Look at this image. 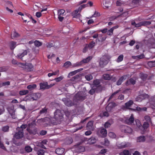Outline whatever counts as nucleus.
<instances>
[{
	"label": "nucleus",
	"instance_id": "f257e3e1",
	"mask_svg": "<svg viewBox=\"0 0 155 155\" xmlns=\"http://www.w3.org/2000/svg\"><path fill=\"white\" fill-rule=\"evenodd\" d=\"M64 116L63 112L60 110L57 109L54 113V118L55 119V122H53L54 125L60 124L63 120Z\"/></svg>",
	"mask_w": 155,
	"mask_h": 155
},
{
	"label": "nucleus",
	"instance_id": "f03ea898",
	"mask_svg": "<svg viewBox=\"0 0 155 155\" xmlns=\"http://www.w3.org/2000/svg\"><path fill=\"white\" fill-rule=\"evenodd\" d=\"M87 95L82 91H79L76 94L73 98V101L78 103V101H83L86 98Z\"/></svg>",
	"mask_w": 155,
	"mask_h": 155
},
{
	"label": "nucleus",
	"instance_id": "7ed1b4c3",
	"mask_svg": "<svg viewBox=\"0 0 155 155\" xmlns=\"http://www.w3.org/2000/svg\"><path fill=\"white\" fill-rule=\"evenodd\" d=\"M110 57L108 54H105L101 57L99 62V65L101 68L104 67L110 61Z\"/></svg>",
	"mask_w": 155,
	"mask_h": 155
},
{
	"label": "nucleus",
	"instance_id": "20e7f679",
	"mask_svg": "<svg viewBox=\"0 0 155 155\" xmlns=\"http://www.w3.org/2000/svg\"><path fill=\"white\" fill-rule=\"evenodd\" d=\"M122 132L127 133L130 134L132 132V129L130 127L126 125H122L121 127Z\"/></svg>",
	"mask_w": 155,
	"mask_h": 155
},
{
	"label": "nucleus",
	"instance_id": "39448f33",
	"mask_svg": "<svg viewBox=\"0 0 155 155\" xmlns=\"http://www.w3.org/2000/svg\"><path fill=\"white\" fill-rule=\"evenodd\" d=\"M63 101L65 105L68 107H71L77 104L76 103L73 101V100L72 101L69 99H63Z\"/></svg>",
	"mask_w": 155,
	"mask_h": 155
},
{
	"label": "nucleus",
	"instance_id": "423d86ee",
	"mask_svg": "<svg viewBox=\"0 0 155 155\" xmlns=\"http://www.w3.org/2000/svg\"><path fill=\"white\" fill-rule=\"evenodd\" d=\"M18 132H16L14 136V137L17 139H20L22 138L24 136L23 129H18Z\"/></svg>",
	"mask_w": 155,
	"mask_h": 155
},
{
	"label": "nucleus",
	"instance_id": "0eeeda50",
	"mask_svg": "<svg viewBox=\"0 0 155 155\" xmlns=\"http://www.w3.org/2000/svg\"><path fill=\"white\" fill-rule=\"evenodd\" d=\"M148 123H149L147 122H145L143 125H141V124L139 123V124L140 125L139 126L137 125V126L140 129H141V130L144 131L149 127V124Z\"/></svg>",
	"mask_w": 155,
	"mask_h": 155
},
{
	"label": "nucleus",
	"instance_id": "6e6552de",
	"mask_svg": "<svg viewBox=\"0 0 155 155\" xmlns=\"http://www.w3.org/2000/svg\"><path fill=\"white\" fill-rule=\"evenodd\" d=\"M116 105V104L115 103L112 102L109 103L106 107L107 111L109 112L111 111Z\"/></svg>",
	"mask_w": 155,
	"mask_h": 155
},
{
	"label": "nucleus",
	"instance_id": "1a4fd4ad",
	"mask_svg": "<svg viewBox=\"0 0 155 155\" xmlns=\"http://www.w3.org/2000/svg\"><path fill=\"white\" fill-rule=\"evenodd\" d=\"M30 95L32 99L33 100H37L41 97V94L39 93H33Z\"/></svg>",
	"mask_w": 155,
	"mask_h": 155
},
{
	"label": "nucleus",
	"instance_id": "9d476101",
	"mask_svg": "<svg viewBox=\"0 0 155 155\" xmlns=\"http://www.w3.org/2000/svg\"><path fill=\"white\" fill-rule=\"evenodd\" d=\"M134 118L133 115L131 114L129 118H126L125 119V122L128 124H130L133 123L134 121Z\"/></svg>",
	"mask_w": 155,
	"mask_h": 155
},
{
	"label": "nucleus",
	"instance_id": "9b49d317",
	"mask_svg": "<svg viewBox=\"0 0 155 155\" xmlns=\"http://www.w3.org/2000/svg\"><path fill=\"white\" fill-rule=\"evenodd\" d=\"M33 66L31 63L25 64L24 70L28 71H30L33 70Z\"/></svg>",
	"mask_w": 155,
	"mask_h": 155
},
{
	"label": "nucleus",
	"instance_id": "f8f14e48",
	"mask_svg": "<svg viewBox=\"0 0 155 155\" xmlns=\"http://www.w3.org/2000/svg\"><path fill=\"white\" fill-rule=\"evenodd\" d=\"M128 75H124L121 77L117 82V85H120L123 81L126 80L128 77Z\"/></svg>",
	"mask_w": 155,
	"mask_h": 155
},
{
	"label": "nucleus",
	"instance_id": "ddd939ff",
	"mask_svg": "<svg viewBox=\"0 0 155 155\" xmlns=\"http://www.w3.org/2000/svg\"><path fill=\"white\" fill-rule=\"evenodd\" d=\"M130 145L131 144L130 143L124 142L120 144L118 147L120 148L121 149L129 147Z\"/></svg>",
	"mask_w": 155,
	"mask_h": 155
},
{
	"label": "nucleus",
	"instance_id": "4468645a",
	"mask_svg": "<svg viewBox=\"0 0 155 155\" xmlns=\"http://www.w3.org/2000/svg\"><path fill=\"white\" fill-rule=\"evenodd\" d=\"M28 54V51L27 50H25L21 53H19L17 55L18 58L21 59L23 61H25L23 58V57L25 55H27Z\"/></svg>",
	"mask_w": 155,
	"mask_h": 155
},
{
	"label": "nucleus",
	"instance_id": "2eb2a0df",
	"mask_svg": "<svg viewBox=\"0 0 155 155\" xmlns=\"http://www.w3.org/2000/svg\"><path fill=\"white\" fill-rule=\"evenodd\" d=\"M85 150L84 147L81 146H77L75 148V151L77 153H80L84 152Z\"/></svg>",
	"mask_w": 155,
	"mask_h": 155
},
{
	"label": "nucleus",
	"instance_id": "dca6fc26",
	"mask_svg": "<svg viewBox=\"0 0 155 155\" xmlns=\"http://www.w3.org/2000/svg\"><path fill=\"white\" fill-rule=\"evenodd\" d=\"M65 149L63 148H58L55 150V153L58 155H61L64 152Z\"/></svg>",
	"mask_w": 155,
	"mask_h": 155
},
{
	"label": "nucleus",
	"instance_id": "f3484780",
	"mask_svg": "<svg viewBox=\"0 0 155 155\" xmlns=\"http://www.w3.org/2000/svg\"><path fill=\"white\" fill-rule=\"evenodd\" d=\"M136 81L132 78H130L128 80L126 81L125 83L126 85H129L131 84L132 85H134L136 83Z\"/></svg>",
	"mask_w": 155,
	"mask_h": 155
},
{
	"label": "nucleus",
	"instance_id": "a211bd4d",
	"mask_svg": "<svg viewBox=\"0 0 155 155\" xmlns=\"http://www.w3.org/2000/svg\"><path fill=\"white\" fill-rule=\"evenodd\" d=\"M97 139V137L92 136L89 139V143L90 144H94L96 142Z\"/></svg>",
	"mask_w": 155,
	"mask_h": 155
},
{
	"label": "nucleus",
	"instance_id": "6ab92c4d",
	"mask_svg": "<svg viewBox=\"0 0 155 155\" xmlns=\"http://www.w3.org/2000/svg\"><path fill=\"white\" fill-rule=\"evenodd\" d=\"M11 36L12 38L14 39L19 37L20 36V35L16 32L15 30H14L12 32Z\"/></svg>",
	"mask_w": 155,
	"mask_h": 155
},
{
	"label": "nucleus",
	"instance_id": "aec40b11",
	"mask_svg": "<svg viewBox=\"0 0 155 155\" xmlns=\"http://www.w3.org/2000/svg\"><path fill=\"white\" fill-rule=\"evenodd\" d=\"M101 136L102 137H104L106 136L107 132L106 130L104 128H101L100 131Z\"/></svg>",
	"mask_w": 155,
	"mask_h": 155
},
{
	"label": "nucleus",
	"instance_id": "412c9836",
	"mask_svg": "<svg viewBox=\"0 0 155 155\" xmlns=\"http://www.w3.org/2000/svg\"><path fill=\"white\" fill-rule=\"evenodd\" d=\"M87 129L93 130V123L92 121H89L87 125Z\"/></svg>",
	"mask_w": 155,
	"mask_h": 155
},
{
	"label": "nucleus",
	"instance_id": "4be33fe9",
	"mask_svg": "<svg viewBox=\"0 0 155 155\" xmlns=\"http://www.w3.org/2000/svg\"><path fill=\"white\" fill-rule=\"evenodd\" d=\"M139 76L141 79L143 81H145L147 78V74H144L142 72L140 73Z\"/></svg>",
	"mask_w": 155,
	"mask_h": 155
},
{
	"label": "nucleus",
	"instance_id": "5701e85b",
	"mask_svg": "<svg viewBox=\"0 0 155 155\" xmlns=\"http://www.w3.org/2000/svg\"><path fill=\"white\" fill-rule=\"evenodd\" d=\"M92 56H89L86 58L82 60L83 64L88 62L92 59Z\"/></svg>",
	"mask_w": 155,
	"mask_h": 155
},
{
	"label": "nucleus",
	"instance_id": "b1692460",
	"mask_svg": "<svg viewBox=\"0 0 155 155\" xmlns=\"http://www.w3.org/2000/svg\"><path fill=\"white\" fill-rule=\"evenodd\" d=\"M37 85L36 84H32L28 85L27 87V88L31 91L35 89Z\"/></svg>",
	"mask_w": 155,
	"mask_h": 155
},
{
	"label": "nucleus",
	"instance_id": "393cba45",
	"mask_svg": "<svg viewBox=\"0 0 155 155\" xmlns=\"http://www.w3.org/2000/svg\"><path fill=\"white\" fill-rule=\"evenodd\" d=\"M16 46V42L13 41H10V49H14Z\"/></svg>",
	"mask_w": 155,
	"mask_h": 155
},
{
	"label": "nucleus",
	"instance_id": "a878e982",
	"mask_svg": "<svg viewBox=\"0 0 155 155\" xmlns=\"http://www.w3.org/2000/svg\"><path fill=\"white\" fill-rule=\"evenodd\" d=\"M145 138L143 136H140L137 138V142H143L145 141Z\"/></svg>",
	"mask_w": 155,
	"mask_h": 155
},
{
	"label": "nucleus",
	"instance_id": "bb28decb",
	"mask_svg": "<svg viewBox=\"0 0 155 155\" xmlns=\"http://www.w3.org/2000/svg\"><path fill=\"white\" fill-rule=\"evenodd\" d=\"M133 101L130 100L125 103V106L126 108H128V107H130L133 104Z\"/></svg>",
	"mask_w": 155,
	"mask_h": 155
},
{
	"label": "nucleus",
	"instance_id": "cd10ccee",
	"mask_svg": "<svg viewBox=\"0 0 155 155\" xmlns=\"http://www.w3.org/2000/svg\"><path fill=\"white\" fill-rule=\"evenodd\" d=\"M106 38L107 37L106 36L103 37V35L102 34H100L98 36L99 41L103 42L106 40Z\"/></svg>",
	"mask_w": 155,
	"mask_h": 155
},
{
	"label": "nucleus",
	"instance_id": "c85d7f7f",
	"mask_svg": "<svg viewBox=\"0 0 155 155\" xmlns=\"http://www.w3.org/2000/svg\"><path fill=\"white\" fill-rule=\"evenodd\" d=\"M120 91V90H118L116 91L115 92H114L109 97V99L108 100V101H110L113 97H114V96H115V95L117 94V93H118Z\"/></svg>",
	"mask_w": 155,
	"mask_h": 155
},
{
	"label": "nucleus",
	"instance_id": "c756f323",
	"mask_svg": "<svg viewBox=\"0 0 155 155\" xmlns=\"http://www.w3.org/2000/svg\"><path fill=\"white\" fill-rule=\"evenodd\" d=\"M100 83V80L98 79H96L93 81L94 84L96 87H98L99 86Z\"/></svg>",
	"mask_w": 155,
	"mask_h": 155
},
{
	"label": "nucleus",
	"instance_id": "7c9ffc66",
	"mask_svg": "<svg viewBox=\"0 0 155 155\" xmlns=\"http://www.w3.org/2000/svg\"><path fill=\"white\" fill-rule=\"evenodd\" d=\"M148 95L147 94H142L140 95L137 96V99L139 98H140L143 99H144L148 97Z\"/></svg>",
	"mask_w": 155,
	"mask_h": 155
},
{
	"label": "nucleus",
	"instance_id": "2f4dec72",
	"mask_svg": "<svg viewBox=\"0 0 155 155\" xmlns=\"http://www.w3.org/2000/svg\"><path fill=\"white\" fill-rule=\"evenodd\" d=\"M123 54H120L118 57L116 61L117 63H119L123 60Z\"/></svg>",
	"mask_w": 155,
	"mask_h": 155
},
{
	"label": "nucleus",
	"instance_id": "473e14b6",
	"mask_svg": "<svg viewBox=\"0 0 155 155\" xmlns=\"http://www.w3.org/2000/svg\"><path fill=\"white\" fill-rule=\"evenodd\" d=\"M141 22L142 26H145L149 25L151 24V22L148 21H141Z\"/></svg>",
	"mask_w": 155,
	"mask_h": 155
},
{
	"label": "nucleus",
	"instance_id": "72a5a7b5",
	"mask_svg": "<svg viewBox=\"0 0 155 155\" xmlns=\"http://www.w3.org/2000/svg\"><path fill=\"white\" fill-rule=\"evenodd\" d=\"M28 92L29 91L28 90H23L20 91L19 92V94L21 95H23L27 94Z\"/></svg>",
	"mask_w": 155,
	"mask_h": 155
},
{
	"label": "nucleus",
	"instance_id": "f704fd0d",
	"mask_svg": "<svg viewBox=\"0 0 155 155\" xmlns=\"http://www.w3.org/2000/svg\"><path fill=\"white\" fill-rule=\"evenodd\" d=\"M103 78L105 80H109L111 78L109 74H104L103 75Z\"/></svg>",
	"mask_w": 155,
	"mask_h": 155
},
{
	"label": "nucleus",
	"instance_id": "c9c22d12",
	"mask_svg": "<svg viewBox=\"0 0 155 155\" xmlns=\"http://www.w3.org/2000/svg\"><path fill=\"white\" fill-rule=\"evenodd\" d=\"M48 85L46 84H45L44 83H41L40 84V88L41 89H45L46 88H47Z\"/></svg>",
	"mask_w": 155,
	"mask_h": 155
},
{
	"label": "nucleus",
	"instance_id": "e433bc0d",
	"mask_svg": "<svg viewBox=\"0 0 155 155\" xmlns=\"http://www.w3.org/2000/svg\"><path fill=\"white\" fill-rule=\"evenodd\" d=\"M30 15H26L25 14V15L22 17V19L24 21V22H26L28 20L27 19V18H30Z\"/></svg>",
	"mask_w": 155,
	"mask_h": 155
},
{
	"label": "nucleus",
	"instance_id": "4c0bfd02",
	"mask_svg": "<svg viewBox=\"0 0 155 155\" xmlns=\"http://www.w3.org/2000/svg\"><path fill=\"white\" fill-rule=\"evenodd\" d=\"M65 12V10L63 9L58 10V16H62Z\"/></svg>",
	"mask_w": 155,
	"mask_h": 155
},
{
	"label": "nucleus",
	"instance_id": "58836bf2",
	"mask_svg": "<svg viewBox=\"0 0 155 155\" xmlns=\"http://www.w3.org/2000/svg\"><path fill=\"white\" fill-rule=\"evenodd\" d=\"M145 120L147 121V122L149 123H152L151 118L150 116L146 115L144 117Z\"/></svg>",
	"mask_w": 155,
	"mask_h": 155
},
{
	"label": "nucleus",
	"instance_id": "ea45409f",
	"mask_svg": "<svg viewBox=\"0 0 155 155\" xmlns=\"http://www.w3.org/2000/svg\"><path fill=\"white\" fill-rule=\"evenodd\" d=\"M25 149L26 151L28 153H29L31 152L32 150V148L29 146H26Z\"/></svg>",
	"mask_w": 155,
	"mask_h": 155
},
{
	"label": "nucleus",
	"instance_id": "a19ab883",
	"mask_svg": "<svg viewBox=\"0 0 155 155\" xmlns=\"http://www.w3.org/2000/svg\"><path fill=\"white\" fill-rule=\"evenodd\" d=\"M147 64L150 67H155V61H149L148 62Z\"/></svg>",
	"mask_w": 155,
	"mask_h": 155
},
{
	"label": "nucleus",
	"instance_id": "79ce46f5",
	"mask_svg": "<svg viewBox=\"0 0 155 155\" xmlns=\"http://www.w3.org/2000/svg\"><path fill=\"white\" fill-rule=\"evenodd\" d=\"M150 104L155 107V95L151 98Z\"/></svg>",
	"mask_w": 155,
	"mask_h": 155
},
{
	"label": "nucleus",
	"instance_id": "37998d69",
	"mask_svg": "<svg viewBox=\"0 0 155 155\" xmlns=\"http://www.w3.org/2000/svg\"><path fill=\"white\" fill-rule=\"evenodd\" d=\"M85 78L87 80L90 81L93 79V76L89 74L85 76Z\"/></svg>",
	"mask_w": 155,
	"mask_h": 155
},
{
	"label": "nucleus",
	"instance_id": "c03bdc74",
	"mask_svg": "<svg viewBox=\"0 0 155 155\" xmlns=\"http://www.w3.org/2000/svg\"><path fill=\"white\" fill-rule=\"evenodd\" d=\"M83 64V63L81 61L80 62H77L76 63L73 64V67H75L79 66H80L81 65H82Z\"/></svg>",
	"mask_w": 155,
	"mask_h": 155
},
{
	"label": "nucleus",
	"instance_id": "a18cd8bd",
	"mask_svg": "<svg viewBox=\"0 0 155 155\" xmlns=\"http://www.w3.org/2000/svg\"><path fill=\"white\" fill-rule=\"evenodd\" d=\"M34 43L35 45L38 47L41 46L42 44L41 42L38 40H36Z\"/></svg>",
	"mask_w": 155,
	"mask_h": 155
},
{
	"label": "nucleus",
	"instance_id": "49530a36",
	"mask_svg": "<svg viewBox=\"0 0 155 155\" xmlns=\"http://www.w3.org/2000/svg\"><path fill=\"white\" fill-rule=\"evenodd\" d=\"M10 84V81H8L4 82L1 83L0 82V87L5 86L6 85H9Z\"/></svg>",
	"mask_w": 155,
	"mask_h": 155
},
{
	"label": "nucleus",
	"instance_id": "de8ad7c7",
	"mask_svg": "<svg viewBox=\"0 0 155 155\" xmlns=\"http://www.w3.org/2000/svg\"><path fill=\"white\" fill-rule=\"evenodd\" d=\"M95 43L93 41H91L88 45V47L90 48H93L94 46Z\"/></svg>",
	"mask_w": 155,
	"mask_h": 155
},
{
	"label": "nucleus",
	"instance_id": "09e8293b",
	"mask_svg": "<svg viewBox=\"0 0 155 155\" xmlns=\"http://www.w3.org/2000/svg\"><path fill=\"white\" fill-rule=\"evenodd\" d=\"M0 148L6 151V149L3 143L0 140Z\"/></svg>",
	"mask_w": 155,
	"mask_h": 155
},
{
	"label": "nucleus",
	"instance_id": "8fccbe9b",
	"mask_svg": "<svg viewBox=\"0 0 155 155\" xmlns=\"http://www.w3.org/2000/svg\"><path fill=\"white\" fill-rule=\"evenodd\" d=\"M37 154L38 155H44V150H39L38 151Z\"/></svg>",
	"mask_w": 155,
	"mask_h": 155
},
{
	"label": "nucleus",
	"instance_id": "3c124183",
	"mask_svg": "<svg viewBox=\"0 0 155 155\" xmlns=\"http://www.w3.org/2000/svg\"><path fill=\"white\" fill-rule=\"evenodd\" d=\"M113 29L112 28H110V29L107 30V34L109 35H111L113 34Z\"/></svg>",
	"mask_w": 155,
	"mask_h": 155
},
{
	"label": "nucleus",
	"instance_id": "603ef678",
	"mask_svg": "<svg viewBox=\"0 0 155 155\" xmlns=\"http://www.w3.org/2000/svg\"><path fill=\"white\" fill-rule=\"evenodd\" d=\"M109 136L111 138H114L116 137V135L115 134L112 132H110L108 134Z\"/></svg>",
	"mask_w": 155,
	"mask_h": 155
},
{
	"label": "nucleus",
	"instance_id": "864d4df0",
	"mask_svg": "<svg viewBox=\"0 0 155 155\" xmlns=\"http://www.w3.org/2000/svg\"><path fill=\"white\" fill-rule=\"evenodd\" d=\"M8 68L6 67H0V72L5 71Z\"/></svg>",
	"mask_w": 155,
	"mask_h": 155
},
{
	"label": "nucleus",
	"instance_id": "5fc2aeb1",
	"mask_svg": "<svg viewBox=\"0 0 155 155\" xmlns=\"http://www.w3.org/2000/svg\"><path fill=\"white\" fill-rule=\"evenodd\" d=\"M63 78L62 76H60L58 78H56L54 80L57 82H59L62 80Z\"/></svg>",
	"mask_w": 155,
	"mask_h": 155
},
{
	"label": "nucleus",
	"instance_id": "6e6d98bb",
	"mask_svg": "<svg viewBox=\"0 0 155 155\" xmlns=\"http://www.w3.org/2000/svg\"><path fill=\"white\" fill-rule=\"evenodd\" d=\"M71 64V62L69 61H67L64 64V66L65 67H68Z\"/></svg>",
	"mask_w": 155,
	"mask_h": 155
},
{
	"label": "nucleus",
	"instance_id": "4d7b16f0",
	"mask_svg": "<svg viewBox=\"0 0 155 155\" xmlns=\"http://www.w3.org/2000/svg\"><path fill=\"white\" fill-rule=\"evenodd\" d=\"M19 67H21L24 69L25 64L21 63L20 62H18L17 64Z\"/></svg>",
	"mask_w": 155,
	"mask_h": 155
},
{
	"label": "nucleus",
	"instance_id": "13d9d810",
	"mask_svg": "<svg viewBox=\"0 0 155 155\" xmlns=\"http://www.w3.org/2000/svg\"><path fill=\"white\" fill-rule=\"evenodd\" d=\"M47 109L45 107L42 108L40 111V114H41L47 112Z\"/></svg>",
	"mask_w": 155,
	"mask_h": 155
},
{
	"label": "nucleus",
	"instance_id": "bf43d9fd",
	"mask_svg": "<svg viewBox=\"0 0 155 155\" xmlns=\"http://www.w3.org/2000/svg\"><path fill=\"white\" fill-rule=\"evenodd\" d=\"M110 144L109 141L106 138L104 139V145L105 146H108Z\"/></svg>",
	"mask_w": 155,
	"mask_h": 155
},
{
	"label": "nucleus",
	"instance_id": "052dcab7",
	"mask_svg": "<svg viewBox=\"0 0 155 155\" xmlns=\"http://www.w3.org/2000/svg\"><path fill=\"white\" fill-rule=\"evenodd\" d=\"M122 153L124 155H131V154L130 153L129 150H124Z\"/></svg>",
	"mask_w": 155,
	"mask_h": 155
},
{
	"label": "nucleus",
	"instance_id": "680f3d73",
	"mask_svg": "<svg viewBox=\"0 0 155 155\" xmlns=\"http://www.w3.org/2000/svg\"><path fill=\"white\" fill-rule=\"evenodd\" d=\"M95 88H92L89 91V93L91 95H93L95 93Z\"/></svg>",
	"mask_w": 155,
	"mask_h": 155
},
{
	"label": "nucleus",
	"instance_id": "e2e57ef3",
	"mask_svg": "<svg viewBox=\"0 0 155 155\" xmlns=\"http://www.w3.org/2000/svg\"><path fill=\"white\" fill-rule=\"evenodd\" d=\"M38 146L41 147L44 149H46V147H45V145L42 143L41 142H40L38 143Z\"/></svg>",
	"mask_w": 155,
	"mask_h": 155
},
{
	"label": "nucleus",
	"instance_id": "0e129e2a",
	"mask_svg": "<svg viewBox=\"0 0 155 155\" xmlns=\"http://www.w3.org/2000/svg\"><path fill=\"white\" fill-rule=\"evenodd\" d=\"M78 126V127L77 126L74 129V132H76L79 130H81L83 128V127L82 126H80V124H79Z\"/></svg>",
	"mask_w": 155,
	"mask_h": 155
},
{
	"label": "nucleus",
	"instance_id": "69168bd1",
	"mask_svg": "<svg viewBox=\"0 0 155 155\" xmlns=\"http://www.w3.org/2000/svg\"><path fill=\"white\" fill-rule=\"evenodd\" d=\"M111 125V124H110L108 122H107L105 123L104 124V127L105 128H108V127H109Z\"/></svg>",
	"mask_w": 155,
	"mask_h": 155
},
{
	"label": "nucleus",
	"instance_id": "338daca9",
	"mask_svg": "<svg viewBox=\"0 0 155 155\" xmlns=\"http://www.w3.org/2000/svg\"><path fill=\"white\" fill-rule=\"evenodd\" d=\"M88 44H86L85 47L83 49V53H86L88 50Z\"/></svg>",
	"mask_w": 155,
	"mask_h": 155
},
{
	"label": "nucleus",
	"instance_id": "774afa93",
	"mask_svg": "<svg viewBox=\"0 0 155 155\" xmlns=\"http://www.w3.org/2000/svg\"><path fill=\"white\" fill-rule=\"evenodd\" d=\"M9 129V127L8 126H5L4 127L2 128V130L4 132H6Z\"/></svg>",
	"mask_w": 155,
	"mask_h": 155
}]
</instances>
